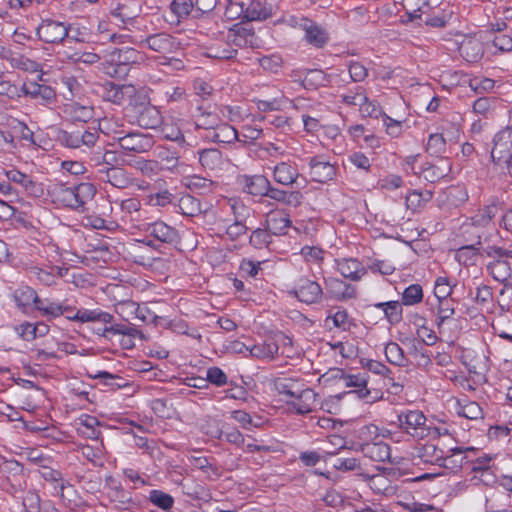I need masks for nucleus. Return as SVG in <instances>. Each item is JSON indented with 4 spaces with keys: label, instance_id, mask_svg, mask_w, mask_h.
Returning a JSON list of instances; mask_svg holds the SVG:
<instances>
[{
    "label": "nucleus",
    "instance_id": "f257e3e1",
    "mask_svg": "<svg viewBox=\"0 0 512 512\" xmlns=\"http://www.w3.org/2000/svg\"><path fill=\"white\" fill-rule=\"evenodd\" d=\"M49 194L54 202L72 209H79L84 208V205L93 199L96 189L88 182L72 186L54 183L49 187Z\"/></svg>",
    "mask_w": 512,
    "mask_h": 512
},
{
    "label": "nucleus",
    "instance_id": "f03ea898",
    "mask_svg": "<svg viewBox=\"0 0 512 512\" xmlns=\"http://www.w3.org/2000/svg\"><path fill=\"white\" fill-rule=\"evenodd\" d=\"M399 426L406 433L415 438H424L439 435L437 428L426 426V417L419 410H409L398 415Z\"/></svg>",
    "mask_w": 512,
    "mask_h": 512
},
{
    "label": "nucleus",
    "instance_id": "7ed1b4c3",
    "mask_svg": "<svg viewBox=\"0 0 512 512\" xmlns=\"http://www.w3.org/2000/svg\"><path fill=\"white\" fill-rule=\"evenodd\" d=\"M280 344L290 345L291 339L282 333L270 335L263 343L250 347L249 355L257 359L271 361L278 355Z\"/></svg>",
    "mask_w": 512,
    "mask_h": 512
},
{
    "label": "nucleus",
    "instance_id": "20e7f679",
    "mask_svg": "<svg viewBox=\"0 0 512 512\" xmlns=\"http://www.w3.org/2000/svg\"><path fill=\"white\" fill-rule=\"evenodd\" d=\"M107 340H114L120 337L119 342L124 349H131L134 347V340L140 335V331L131 324L116 323L104 327L100 334Z\"/></svg>",
    "mask_w": 512,
    "mask_h": 512
},
{
    "label": "nucleus",
    "instance_id": "39448f33",
    "mask_svg": "<svg viewBox=\"0 0 512 512\" xmlns=\"http://www.w3.org/2000/svg\"><path fill=\"white\" fill-rule=\"evenodd\" d=\"M69 25L52 19H45L37 28L39 39L45 43H60L67 36Z\"/></svg>",
    "mask_w": 512,
    "mask_h": 512
},
{
    "label": "nucleus",
    "instance_id": "423d86ee",
    "mask_svg": "<svg viewBox=\"0 0 512 512\" xmlns=\"http://www.w3.org/2000/svg\"><path fill=\"white\" fill-rule=\"evenodd\" d=\"M491 157L494 162L500 163L512 155V127L508 126L499 131L494 137Z\"/></svg>",
    "mask_w": 512,
    "mask_h": 512
},
{
    "label": "nucleus",
    "instance_id": "0eeeda50",
    "mask_svg": "<svg viewBox=\"0 0 512 512\" xmlns=\"http://www.w3.org/2000/svg\"><path fill=\"white\" fill-rule=\"evenodd\" d=\"M317 394L310 388H302L287 400L289 408L298 414H307L312 412L317 405Z\"/></svg>",
    "mask_w": 512,
    "mask_h": 512
},
{
    "label": "nucleus",
    "instance_id": "6e6552de",
    "mask_svg": "<svg viewBox=\"0 0 512 512\" xmlns=\"http://www.w3.org/2000/svg\"><path fill=\"white\" fill-rule=\"evenodd\" d=\"M103 98L115 104H121L126 99L133 97L136 93V88L128 84H116L114 82H106L102 86Z\"/></svg>",
    "mask_w": 512,
    "mask_h": 512
},
{
    "label": "nucleus",
    "instance_id": "1a4fd4ad",
    "mask_svg": "<svg viewBox=\"0 0 512 512\" xmlns=\"http://www.w3.org/2000/svg\"><path fill=\"white\" fill-rule=\"evenodd\" d=\"M116 139L123 152L127 153H143L151 146L150 139L140 133H128Z\"/></svg>",
    "mask_w": 512,
    "mask_h": 512
},
{
    "label": "nucleus",
    "instance_id": "9d476101",
    "mask_svg": "<svg viewBox=\"0 0 512 512\" xmlns=\"http://www.w3.org/2000/svg\"><path fill=\"white\" fill-rule=\"evenodd\" d=\"M330 373L333 378L341 380L344 386L358 388L357 393L360 398H365L370 394V391L366 389L367 378L365 374L349 375L338 368L330 370Z\"/></svg>",
    "mask_w": 512,
    "mask_h": 512
},
{
    "label": "nucleus",
    "instance_id": "9b49d317",
    "mask_svg": "<svg viewBox=\"0 0 512 512\" xmlns=\"http://www.w3.org/2000/svg\"><path fill=\"white\" fill-rule=\"evenodd\" d=\"M310 175L312 179L319 183H325L336 175L335 167L321 157H314L310 161Z\"/></svg>",
    "mask_w": 512,
    "mask_h": 512
},
{
    "label": "nucleus",
    "instance_id": "f8f14e48",
    "mask_svg": "<svg viewBox=\"0 0 512 512\" xmlns=\"http://www.w3.org/2000/svg\"><path fill=\"white\" fill-rule=\"evenodd\" d=\"M21 90L24 95L41 100L42 104H51L56 100L55 91L50 86L44 84L36 82L24 83Z\"/></svg>",
    "mask_w": 512,
    "mask_h": 512
},
{
    "label": "nucleus",
    "instance_id": "ddd939ff",
    "mask_svg": "<svg viewBox=\"0 0 512 512\" xmlns=\"http://www.w3.org/2000/svg\"><path fill=\"white\" fill-rule=\"evenodd\" d=\"M67 319L74 322H102L110 324L113 321V315L100 309L88 310L80 309L73 315H67Z\"/></svg>",
    "mask_w": 512,
    "mask_h": 512
},
{
    "label": "nucleus",
    "instance_id": "4468645a",
    "mask_svg": "<svg viewBox=\"0 0 512 512\" xmlns=\"http://www.w3.org/2000/svg\"><path fill=\"white\" fill-rule=\"evenodd\" d=\"M295 293L300 301L312 304L321 299L322 288L317 282L305 279L300 281Z\"/></svg>",
    "mask_w": 512,
    "mask_h": 512
},
{
    "label": "nucleus",
    "instance_id": "2eb2a0df",
    "mask_svg": "<svg viewBox=\"0 0 512 512\" xmlns=\"http://www.w3.org/2000/svg\"><path fill=\"white\" fill-rule=\"evenodd\" d=\"M98 178L119 189H125L132 183V178L129 174L119 167L102 170L101 175Z\"/></svg>",
    "mask_w": 512,
    "mask_h": 512
},
{
    "label": "nucleus",
    "instance_id": "dca6fc26",
    "mask_svg": "<svg viewBox=\"0 0 512 512\" xmlns=\"http://www.w3.org/2000/svg\"><path fill=\"white\" fill-rule=\"evenodd\" d=\"M461 56L468 62H477L483 55V46L475 37H465L459 45Z\"/></svg>",
    "mask_w": 512,
    "mask_h": 512
},
{
    "label": "nucleus",
    "instance_id": "f3484780",
    "mask_svg": "<svg viewBox=\"0 0 512 512\" xmlns=\"http://www.w3.org/2000/svg\"><path fill=\"white\" fill-rule=\"evenodd\" d=\"M243 189L253 196H265L269 191L270 181L263 175L243 176Z\"/></svg>",
    "mask_w": 512,
    "mask_h": 512
},
{
    "label": "nucleus",
    "instance_id": "a211bd4d",
    "mask_svg": "<svg viewBox=\"0 0 512 512\" xmlns=\"http://www.w3.org/2000/svg\"><path fill=\"white\" fill-rule=\"evenodd\" d=\"M303 32L305 41L316 48H322L328 41L326 30L311 19Z\"/></svg>",
    "mask_w": 512,
    "mask_h": 512
},
{
    "label": "nucleus",
    "instance_id": "6ab92c4d",
    "mask_svg": "<svg viewBox=\"0 0 512 512\" xmlns=\"http://www.w3.org/2000/svg\"><path fill=\"white\" fill-rule=\"evenodd\" d=\"M35 309L39 311L42 316L51 319L65 315V313L75 310V307L64 303L49 301L47 299H40Z\"/></svg>",
    "mask_w": 512,
    "mask_h": 512
},
{
    "label": "nucleus",
    "instance_id": "aec40b11",
    "mask_svg": "<svg viewBox=\"0 0 512 512\" xmlns=\"http://www.w3.org/2000/svg\"><path fill=\"white\" fill-rule=\"evenodd\" d=\"M450 170L451 164L445 160L440 166L426 163L420 168L419 171H414V174H418L425 180L434 183L448 175Z\"/></svg>",
    "mask_w": 512,
    "mask_h": 512
},
{
    "label": "nucleus",
    "instance_id": "412c9836",
    "mask_svg": "<svg viewBox=\"0 0 512 512\" xmlns=\"http://www.w3.org/2000/svg\"><path fill=\"white\" fill-rule=\"evenodd\" d=\"M22 471V466L15 460H4L0 463V472L11 481L13 488H21Z\"/></svg>",
    "mask_w": 512,
    "mask_h": 512
},
{
    "label": "nucleus",
    "instance_id": "4be33fe9",
    "mask_svg": "<svg viewBox=\"0 0 512 512\" xmlns=\"http://www.w3.org/2000/svg\"><path fill=\"white\" fill-rule=\"evenodd\" d=\"M369 487L377 494L385 496H391L396 493V486L389 479V477L383 473L372 475L368 478Z\"/></svg>",
    "mask_w": 512,
    "mask_h": 512
},
{
    "label": "nucleus",
    "instance_id": "5701e85b",
    "mask_svg": "<svg viewBox=\"0 0 512 512\" xmlns=\"http://www.w3.org/2000/svg\"><path fill=\"white\" fill-rule=\"evenodd\" d=\"M199 162L205 169L212 172L221 171L224 164L221 152L214 148L199 152Z\"/></svg>",
    "mask_w": 512,
    "mask_h": 512
},
{
    "label": "nucleus",
    "instance_id": "b1692460",
    "mask_svg": "<svg viewBox=\"0 0 512 512\" xmlns=\"http://www.w3.org/2000/svg\"><path fill=\"white\" fill-rule=\"evenodd\" d=\"M337 268L341 275L354 281L359 280L365 273L363 265L353 258L338 261Z\"/></svg>",
    "mask_w": 512,
    "mask_h": 512
},
{
    "label": "nucleus",
    "instance_id": "393cba45",
    "mask_svg": "<svg viewBox=\"0 0 512 512\" xmlns=\"http://www.w3.org/2000/svg\"><path fill=\"white\" fill-rule=\"evenodd\" d=\"M109 58L110 61L116 63V65L126 66L129 68L130 64H134L139 61L141 55L135 49L125 47L111 51L109 53Z\"/></svg>",
    "mask_w": 512,
    "mask_h": 512
},
{
    "label": "nucleus",
    "instance_id": "a878e982",
    "mask_svg": "<svg viewBox=\"0 0 512 512\" xmlns=\"http://www.w3.org/2000/svg\"><path fill=\"white\" fill-rule=\"evenodd\" d=\"M297 177V169L286 162L277 164L273 169V178L279 184L291 185L296 181Z\"/></svg>",
    "mask_w": 512,
    "mask_h": 512
},
{
    "label": "nucleus",
    "instance_id": "bb28decb",
    "mask_svg": "<svg viewBox=\"0 0 512 512\" xmlns=\"http://www.w3.org/2000/svg\"><path fill=\"white\" fill-rule=\"evenodd\" d=\"M268 231L274 235L285 234L290 225L288 216L283 212H272L267 216Z\"/></svg>",
    "mask_w": 512,
    "mask_h": 512
},
{
    "label": "nucleus",
    "instance_id": "cd10ccee",
    "mask_svg": "<svg viewBox=\"0 0 512 512\" xmlns=\"http://www.w3.org/2000/svg\"><path fill=\"white\" fill-rule=\"evenodd\" d=\"M254 41V33L245 28H239L228 32L227 44L229 48L234 47H245L252 45Z\"/></svg>",
    "mask_w": 512,
    "mask_h": 512
},
{
    "label": "nucleus",
    "instance_id": "c85d7f7f",
    "mask_svg": "<svg viewBox=\"0 0 512 512\" xmlns=\"http://www.w3.org/2000/svg\"><path fill=\"white\" fill-rule=\"evenodd\" d=\"M274 387L279 394L285 395L291 399L303 388V384L292 378L279 377L274 380Z\"/></svg>",
    "mask_w": 512,
    "mask_h": 512
},
{
    "label": "nucleus",
    "instance_id": "c756f323",
    "mask_svg": "<svg viewBox=\"0 0 512 512\" xmlns=\"http://www.w3.org/2000/svg\"><path fill=\"white\" fill-rule=\"evenodd\" d=\"M194 4L191 0H173L170 4L172 16L167 19L171 24H177L192 11Z\"/></svg>",
    "mask_w": 512,
    "mask_h": 512
},
{
    "label": "nucleus",
    "instance_id": "7c9ffc66",
    "mask_svg": "<svg viewBox=\"0 0 512 512\" xmlns=\"http://www.w3.org/2000/svg\"><path fill=\"white\" fill-rule=\"evenodd\" d=\"M79 427L77 428L78 432L82 435L90 438L97 439L99 436V431L96 429L99 425V421L96 417L91 415H81L78 419Z\"/></svg>",
    "mask_w": 512,
    "mask_h": 512
},
{
    "label": "nucleus",
    "instance_id": "2f4dec72",
    "mask_svg": "<svg viewBox=\"0 0 512 512\" xmlns=\"http://www.w3.org/2000/svg\"><path fill=\"white\" fill-rule=\"evenodd\" d=\"M498 212L497 203L493 201L491 204L480 208L472 217V223L476 226H487Z\"/></svg>",
    "mask_w": 512,
    "mask_h": 512
},
{
    "label": "nucleus",
    "instance_id": "473e14b6",
    "mask_svg": "<svg viewBox=\"0 0 512 512\" xmlns=\"http://www.w3.org/2000/svg\"><path fill=\"white\" fill-rule=\"evenodd\" d=\"M417 457L422 462L436 464L443 460V451L435 444L426 443L418 449Z\"/></svg>",
    "mask_w": 512,
    "mask_h": 512
},
{
    "label": "nucleus",
    "instance_id": "72a5a7b5",
    "mask_svg": "<svg viewBox=\"0 0 512 512\" xmlns=\"http://www.w3.org/2000/svg\"><path fill=\"white\" fill-rule=\"evenodd\" d=\"M431 191H413L406 196V207L413 212L422 209L432 199Z\"/></svg>",
    "mask_w": 512,
    "mask_h": 512
},
{
    "label": "nucleus",
    "instance_id": "f704fd0d",
    "mask_svg": "<svg viewBox=\"0 0 512 512\" xmlns=\"http://www.w3.org/2000/svg\"><path fill=\"white\" fill-rule=\"evenodd\" d=\"M5 174L8 181L20 184L29 194H36V184L30 176L18 170H9Z\"/></svg>",
    "mask_w": 512,
    "mask_h": 512
},
{
    "label": "nucleus",
    "instance_id": "c9c22d12",
    "mask_svg": "<svg viewBox=\"0 0 512 512\" xmlns=\"http://www.w3.org/2000/svg\"><path fill=\"white\" fill-rule=\"evenodd\" d=\"M488 270L492 277L499 282H507L511 275V268L507 261L497 259L488 265Z\"/></svg>",
    "mask_w": 512,
    "mask_h": 512
},
{
    "label": "nucleus",
    "instance_id": "e433bc0d",
    "mask_svg": "<svg viewBox=\"0 0 512 512\" xmlns=\"http://www.w3.org/2000/svg\"><path fill=\"white\" fill-rule=\"evenodd\" d=\"M111 15L117 21V24H123L125 27L133 22L137 16V10L131 9L126 4H118L116 8L111 11Z\"/></svg>",
    "mask_w": 512,
    "mask_h": 512
},
{
    "label": "nucleus",
    "instance_id": "4c0bfd02",
    "mask_svg": "<svg viewBox=\"0 0 512 512\" xmlns=\"http://www.w3.org/2000/svg\"><path fill=\"white\" fill-rule=\"evenodd\" d=\"M28 274L31 278L37 279L44 285L50 286L56 283L57 275L55 274V268L49 270L40 268L38 266H31L28 268Z\"/></svg>",
    "mask_w": 512,
    "mask_h": 512
},
{
    "label": "nucleus",
    "instance_id": "58836bf2",
    "mask_svg": "<svg viewBox=\"0 0 512 512\" xmlns=\"http://www.w3.org/2000/svg\"><path fill=\"white\" fill-rule=\"evenodd\" d=\"M15 301L18 306L26 307L31 304L36 308L38 301H40V297H38L36 291L30 287H23L18 289L15 292Z\"/></svg>",
    "mask_w": 512,
    "mask_h": 512
},
{
    "label": "nucleus",
    "instance_id": "ea45409f",
    "mask_svg": "<svg viewBox=\"0 0 512 512\" xmlns=\"http://www.w3.org/2000/svg\"><path fill=\"white\" fill-rule=\"evenodd\" d=\"M66 112L74 121L87 122L93 117V109L78 103L67 105Z\"/></svg>",
    "mask_w": 512,
    "mask_h": 512
},
{
    "label": "nucleus",
    "instance_id": "a19ab883",
    "mask_svg": "<svg viewBox=\"0 0 512 512\" xmlns=\"http://www.w3.org/2000/svg\"><path fill=\"white\" fill-rule=\"evenodd\" d=\"M123 163L133 165L137 169H139L144 175L148 177L157 176L160 172V165L156 160H136L134 163L127 161L125 159L122 160Z\"/></svg>",
    "mask_w": 512,
    "mask_h": 512
},
{
    "label": "nucleus",
    "instance_id": "79ce46f5",
    "mask_svg": "<svg viewBox=\"0 0 512 512\" xmlns=\"http://www.w3.org/2000/svg\"><path fill=\"white\" fill-rule=\"evenodd\" d=\"M457 413L471 420L481 419L483 416L482 408L473 401H468L464 404L458 402Z\"/></svg>",
    "mask_w": 512,
    "mask_h": 512
},
{
    "label": "nucleus",
    "instance_id": "37998d69",
    "mask_svg": "<svg viewBox=\"0 0 512 512\" xmlns=\"http://www.w3.org/2000/svg\"><path fill=\"white\" fill-rule=\"evenodd\" d=\"M446 150V141L444 137L439 134H431L428 138L426 151L432 156H441Z\"/></svg>",
    "mask_w": 512,
    "mask_h": 512
},
{
    "label": "nucleus",
    "instance_id": "c03bdc74",
    "mask_svg": "<svg viewBox=\"0 0 512 512\" xmlns=\"http://www.w3.org/2000/svg\"><path fill=\"white\" fill-rule=\"evenodd\" d=\"M423 299L422 287L418 284L408 286L402 294V303L406 306L420 303Z\"/></svg>",
    "mask_w": 512,
    "mask_h": 512
},
{
    "label": "nucleus",
    "instance_id": "a18cd8bd",
    "mask_svg": "<svg viewBox=\"0 0 512 512\" xmlns=\"http://www.w3.org/2000/svg\"><path fill=\"white\" fill-rule=\"evenodd\" d=\"M385 355L387 360L397 366H403L405 362L404 352L402 348L395 342H389L385 346Z\"/></svg>",
    "mask_w": 512,
    "mask_h": 512
},
{
    "label": "nucleus",
    "instance_id": "49530a36",
    "mask_svg": "<svg viewBox=\"0 0 512 512\" xmlns=\"http://www.w3.org/2000/svg\"><path fill=\"white\" fill-rule=\"evenodd\" d=\"M89 376L94 379H101L103 380L104 384L107 386H110L112 388H122L126 386V382L123 378L110 374L106 371H99L97 373H89Z\"/></svg>",
    "mask_w": 512,
    "mask_h": 512
},
{
    "label": "nucleus",
    "instance_id": "de8ad7c7",
    "mask_svg": "<svg viewBox=\"0 0 512 512\" xmlns=\"http://www.w3.org/2000/svg\"><path fill=\"white\" fill-rule=\"evenodd\" d=\"M166 150L169 155L164 156V152L162 151V170L163 169H172L178 164V154L182 148L177 147L176 145H162V150Z\"/></svg>",
    "mask_w": 512,
    "mask_h": 512
},
{
    "label": "nucleus",
    "instance_id": "09e8293b",
    "mask_svg": "<svg viewBox=\"0 0 512 512\" xmlns=\"http://www.w3.org/2000/svg\"><path fill=\"white\" fill-rule=\"evenodd\" d=\"M178 206L182 214L193 216L200 211L199 202L190 195H184L178 200Z\"/></svg>",
    "mask_w": 512,
    "mask_h": 512
},
{
    "label": "nucleus",
    "instance_id": "8fccbe9b",
    "mask_svg": "<svg viewBox=\"0 0 512 512\" xmlns=\"http://www.w3.org/2000/svg\"><path fill=\"white\" fill-rule=\"evenodd\" d=\"M164 138L170 141L169 145H176L183 148L184 136L178 127L168 126L167 124L162 128Z\"/></svg>",
    "mask_w": 512,
    "mask_h": 512
},
{
    "label": "nucleus",
    "instance_id": "3c124183",
    "mask_svg": "<svg viewBox=\"0 0 512 512\" xmlns=\"http://www.w3.org/2000/svg\"><path fill=\"white\" fill-rule=\"evenodd\" d=\"M452 285L448 278L438 277L435 282L434 294L438 300L447 299L452 293Z\"/></svg>",
    "mask_w": 512,
    "mask_h": 512
},
{
    "label": "nucleus",
    "instance_id": "603ef678",
    "mask_svg": "<svg viewBox=\"0 0 512 512\" xmlns=\"http://www.w3.org/2000/svg\"><path fill=\"white\" fill-rule=\"evenodd\" d=\"M359 111L364 117L378 118L381 116L383 118V114H385L381 107L376 102L369 101L367 96L366 101H363V103L360 105Z\"/></svg>",
    "mask_w": 512,
    "mask_h": 512
},
{
    "label": "nucleus",
    "instance_id": "864d4df0",
    "mask_svg": "<svg viewBox=\"0 0 512 512\" xmlns=\"http://www.w3.org/2000/svg\"><path fill=\"white\" fill-rule=\"evenodd\" d=\"M215 137L219 142L231 143L237 139V131L234 127L223 124L218 127Z\"/></svg>",
    "mask_w": 512,
    "mask_h": 512
},
{
    "label": "nucleus",
    "instance_id": "5fc2aeb1",
    "mask_svg": "<svg viewBox=\"0 0 512 512\" xmlns=\"http://www.w3.org/2000/svg\"><path fill=\"white\" fill-rule=\"evenodd\" d=\"M376 306L383 309L389 321L398 320L401 316V306L397 301L379 303Z\"/></svg>",
    "mask_w": 512,
    "mask_h": 512
},
{
    "label": "nucleus",
    "instance_id": "6e6d98bb",
    "mask_svg": "<svg viewBox=\"0 0 512 512\" xmlns=\"http://www.w3.org/2000/svg\"><path fill=\"white\" fill-rule=\"evenodd\" d=\"M383 123L386 127V132L392 137H399L402 134V124L403 121L396 120L388 116L387 114H383Z\"/></svg>",
    "mask_w": 512,
    "mask_h": 512
},
{
    "label": "nucleus",
    "instance_id": "4d7b16f0",
    "mask_svg": "<svg viewBox=\"0 0 512 512\" xmlns=\"http://www.w3.org/2000/svg\"><path fill=\"white\" fill-rule=\"evenodd\" d=\"M348 71L350 78L354 82H362L368 76V69L360 62H351Z\"/></svg>",
    "mask_w": 512,
    "mask_h": 512
},
{
    "label": "nucleus",
    "instance_id": "13d9d810",
    "mask_svg": "<svg viewBox=\"0 0 512 512\" xmlns=\"http://www.w3.org/2000/svg\"><path fill=\"white\" fill-rule=\"evenodd\" d=\"M348 322V314L344 310H339L335 314L328 316L325 320V326L331 329L332 327H345Z\"/></svg>",
    "mask_w": 512,
    "mask_h": 512
},
{
    "label": "nucleus",
    "instance_id": "bf43d9fd",
    "mask_svg": "<svg viewBox=\"0 0 512 512\" xmlns=\"http://www.w3.org/2000/svg\"><path fill=\"white\" fill-rule=\"evenodd\" d=\"M269 242L270 233L267 230L257 229L250 236V243L258 249L267 246Z\"/></svg>",
    "mask_w": 512,
    "mask_h": 512
},
{
    "label": "nucleus",
    "instance_id": "052dcab7",
    "mask_svg": "<svg viewBox=\"0 0 512 512\" xmlns=\"http://www.w3.org/2000/svg\"><path fill=\"white\" fill-rule=\"evenodd\" d=\"M454 314V307L449 303V300H439L438 305V325L440 326L445 320L450 319Z\"/></svg>",
    "mask_w": 512,
    "mask_h": 512
},
{
    "label": "nucleus",
    "instance_id": "680f3d73",
    "mask_svg": "<svg viewBox=\"0 0 512 512\" xmlns=\"http://www.w3.org/2000/svg\"><path fill=\"white\" fill-rule=\"evenodd\" d=\"M244 221L245 219H237L227 227L226 234L231 240H236L246 233L247 228Z\"/></svg>",
    "mask_w": 512,
    "mask_h": 512
},
{
    "label": "nucleus",
    "instance_id": "e2e57ef3",
    "mask_svg": "<svg viewBox=\"0 0 512 512\" xmlns=\"http://www.w3.org/2000/svg\"><path fill=\"white\" fill-rule=\"evenodd\" d=\"M260 66L270 72H277L282 64V59L277 55L264 56L259 59Z\"/></svg>",
    "mask_w": 512,
    "mask_h": 512
},
{
    "label": "nucleus",
    "instance_id": "0e129e2a",
    "mask_svg": "<svg viewBox=\"0 0 512 512\" xmlns=\"http://www.w3.org/2000/svg\"><path fill=\"white\" fill-rule=\"evenodd\" d=\"M413 347V356L417 360L419 365H428L430 363V358L427 353L424 351V344L416 341L415 339L411 340Z\"/></svg>",
    "mask_w": 512,
    "mask_h": 512
},
{
    "label": "nucleus",
    "instance_id": "69168bd1",
    "mask_svg": "<svg viewBox=\"0 0 512 512\" xmlns=\"http://www.w3.org/2000/svg\"><path fill=\"white\" fill-rule=\"evenodd\" d=\"M14 331L21 339L25 341H32L35 339V334L33 333V323L28 321H24L16 325L14 327Z\"/></svg>",
    "mask_w": 512,
    "mask_h": 512
},
{
    "label": "nucleus",
    "instance_id": "338daca9",
    "mask_svg": "<svg viewBox=\"0 0 512 512\" xmlns=\"http://www.w3.org/2000/svg\"><path fill=\"white\" fill-rule=\"evenodd\" d=\"M492 110V100L487 97L478 98L473 104V111L485 117H487Z\"/></svg>",
    "mask_w": 512,
    "mask_h": 512
},
{
    "label": "nucleus",
    "instance_id": "774afa93",
    "mask_svg": "<svg viewBox=\"0 0 512 512\" xmlns=\"http://www.w3.org/2000/svg\"><path fill=\"white\" fill-rule=\"evenodd\" d=\"M207 382H211L217 386H222L227 382V376L218 367H212L207 370Z\"/></svg>",
    "mask_w": 512,
    "mask_h": 512
}]
</instances>
